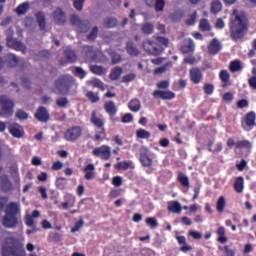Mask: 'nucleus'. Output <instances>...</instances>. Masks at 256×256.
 <instances>
[{"mask_svg":"<svg viewBox=\"0 0 256 256\" xmlns=\"http://www.w3.org/2000/svg\"><path fill=\"white\" fill-rule=\"evenodd\" d=\"M21 211L19 208V204L15 202H11L6 206L5 216L2 219V224L4 227H8L13 229V227H17V214Z\"/></svg>","mask_w":256,"mask_h":256,"instance_id":"obj_2","label":"nucleus"},{"mask_svg":"<svg viewBox=\"0 0 256 256\" xmlns=\"http://www.w3.org/2000/svg\"><path fill=\"white\" fill-rule=\"evenodd\" d=\"M189 237H192L193 239H201L203 237V234L200 232H197L195 230H190L188 232Z\"/></svg>","mask_w":256,"mask_h":256,"instance_id":"obj_56","label":"nucleus"},{"mask_svg":"<svg viewBox=\"0 0 256 256\" xmlns=\"http://www.w3.org/2000/svg\"><path fill=\"white\" fill-rule=\"evenodd\" d=\"M37 22L40 29H45V15L43 13L36 14Z\"/></svg>","mask_w":256,"mask_h":256,"instance_id":"obj_41","label":"nucleus"},{"mask_svg":"<svg viewBox=\"0 0 256 256\" xmlns=\"http://www.w3.org/2000/svg\"><path fill=\"white\" fill-rule=\"evenodd\" d=\"M234 188L236 193H243L244 189V180L243 177H238L234 183Z\"/></svg>","mask_w":256,"mask_h":256,"instance_id":"obj_26","label":"nucleus"},{"mask_svg":"<svg viewBox=\"0 0 256 256\" xmlns=\"http://www.w3.org/2000/svg\"><path fill=\"white\" fill-rule=\"evenodd\" d=\"M71 23H73V25H78L79 31H81L82 33L87 31V30L83 29V27H87V24H85V22H81V19L79 18V16H75V15L72 16Z\"/></svg>","mask_w":256,"mask_h":256,"instance_id":"obj_24","label":"nucleus"},{"mask_svg":"<svg viewBox=\"0 0 256 256\" xmlns=\"http://www.w3.org/2000/svg\"><path fill=\"white\" fill-rule=\"evenodd\" d=\"M140 161L144 167H151L153 165V160L147 156V154L141 153Z\"/></svg>","mask_w":256,"mask_h":256,"instance_id":"obj_29","label":"nucleus"},{"mask_svg":"<svg viewBox=\"0 0 256 256\" xmlns=\"http://www.w3.org/2000/svg\"><path fill=\"white\" fill-rule=\"evenodd\" d=\"M168 210L172 213H181V204L178 201H170L168 203Z\"/></svg>","mask_w":256,"mask_h":256,"instance_id":"obj_25","label":"nucleus"},{"mask_svg":"<svg viewBox=\"0 0 256 256\" xmlns=\"http://www.w3.org/2000/svg\"><path fill=\"white\" fill-rule=\"evenodd\" d=\"M230 70L235 73L237 71L241 70V62L239 60H235L233 62H231L230 64Z\"/></svg>","mask_w":256,"mask_h":256,"instance_id":"obj_43","label":"nucleus"},{"mask_svg":"<svg viewBox=\"0 0 256 256\" xmlns=\"http://www.w3.org/2000/svg\"><path fill=\"white\" fill-rule=\"evenodd\" d=\"M146 223L151 229H155L159 224L157 223V219L155 218H147Z\"/></svg>","mask_w":256,"mask_h":256,"instance_id":"obj_52","label":"nucleus"},{"mask_svg":"<svg viewBox=\"0 0 256 256\" xmlns=\"http://www.w3.org/2000/svg\"><path fill=\"white\" fill-rule=\"evenodd\" d=\"M154 97L164 99V100H171L175 99V93L171 91H162V90H155L153 92Z\"/></svg>","mask_w":256,"mask_h":256,"instance_id":"obj_13","label":"nucleus"},{"mask_svg":"<svg viewBox=\"0 0 256 256\" xmlns=\"http://www.w3.org/2000/svg\"><path fill=\"white\" fill-rule=\"evenodd\" d=\"M56 187L58 189H60L61 191H63V189H65V187H67V179L64 177L57 178L56 179Z\"/></svg>","mask_w":256,"mask_h":256,"instance_id":"obj_36","label":"nucleus"},{"mask_svg":"<svg viewBox=\"0 0 256 256\" xmlns=\"http://www.w3.org/2000/svg\"><path fill=\"white\" fill-rule=\"evenodd\" d=\"M1 185L4 191H11L12 189L11 182L7 178H3Z\"/></svg>","mask_w":256,"mask_h":256,"instance_id":"obj_49","label":"nucleus"},{"mask_svg":"<svg viewBox=\"0 0 256 256\" xmlns=\"http://www.w3.org/2000/svg\"><path fill=\"white\" fill-rule=\"evenodd\" d=\"M157 43H159L158 45H160V47H162L161 45H164V47H169V39L165 37H158Z\"/></svg>","mask_w":256,"mask_h":256,"instance_id":"obj_55","label":"nucleus"},{"mask_svg":"<svg viewBox=\"0 0 256 256\" xmlns=\"http://www.w3.org/2000/svg\"><path fill=\"white\" fill-rule=\"evenodd\" d=\"M3 256H25V250H19V241L13 237H7L2 242Z\"/></svg>","mask_w":256,"mask_h":256,"instance_id":"obj_3","label":"nucleus"},{"mask_svg":"<svg viewBox=\"0 0 256 256\" xmlns=\"http://www.w3.org/2000/svg\"><path fill=\"white\" fill-rule=\"evenodd\" d=\"M142 31L145 33V35H151L153 31H155V26L151 23H146L142 26Z\"/></svg>","mask_w":256,"mask_h":256,"instance_id":"obj_35","label":"nucleus"},{"mask_svg":"<svg viewBox=\"0 0 256 256\" xmlns=\"http://www.w3.org/2000/svg\"><path fill=\"white\" fill-rule=\"evenodd\" d=\"M90 85H92V87H97L98 89H101L102 91L105 89L103 87V82H101V80L97 79V78H93L92 80H90L88 82Z\"/></svg>","mask_w":256,"mask_h":256,"instance_id":"obj_40","label":"nucleus"},{"mask_svg":"<svg viewBox=\"0 0 256 256\" xmlns=\"http://www.w3.org/2000/svg\"><path fill=\"white\" fill-rule=\"evenodd\" d=\"M127 52L129 55H139V50L137 48H135V46H133V44L128 43L127 44Z\"/></svg>","mask_w":256,"mask_h":256,"instance_id":"obj_46","label":"nucleus"},{"mask_svg":"<svg viewBox=\"0 0 256 256\" xmlns=\"http://www.w3.org/2000/svg\"><path fill=\"white\" fill-rule=\"evenodd\" d=\"M219 51H221V42H219L217 38H214L208 45V53H210V55H217Z\"/></svg>","mask_w":256,"mask_h":256,"instance_id":"obj_15","label":"nucleus"},{"mask_svg":"<svg viewBox=\"0 0 256 256\" xmlns=\"http://www.w3.org/2000/svg\"><path fill=\"white\" fill-rule=\"evenodd\" d=\"M81 227H83V220H79L75 223V226L71 229V233H77Z\"/></svg>","mask_w":256,"mask_h":256,"instance_id":"obj_61","label":"nucleus"},{"mask_svg":"<svg viewBox=\"0 0 256 256\" xmlns=\"http://www.w3.org/2000/svg\"><path fill=\"white\" fill-rule=\"evenodd\" d=\"M136 137H138V139H149L151 137V133L145 129H139L136 131Z\"/></svg>","mask_w":256,"mask_h":256,"instance_id":"obj_34","label":"nucleus"},{"mask_svg":"<svg viewBox=\"0 0 256 256\" xmlns=\"http://www.w3.org/2000/svg\"><path fill=\"white\" fill-rule=\"evenodd\" d=\"M82 133H83V129H81V127L79 126H75V127L69 128L65 132L64 139L66 141H77V139L81 137Z\"/></svg>","mask_w":256,"mask_h":256,"instance_id":"obj_10","label":"nucleus"},{"mask_svg":"<svg viewBox=\"0 0 256 256\" xmlns=\"http://www.w3.org/2000/svg\"><path fill=\"white\" fill-rule=\"evenodd\" d=\"M165 9V0H156L155 2V11L158 13Z\"/></svg>","mask_w":256,"mask_h":256,"instance_id":"obj_48","label":"nucleus"},{"mask_svg":"<svg viewBox=\"0 0 256 256\" xmlns=\"http://www.w3.org/2000/svg\"><path fill=\"white\" fill-rule=\"evenodd\" d=\"M90 71H92L94 75H105V73H107V70L105 68L97 65L91 66Z\"/></svg>","mask_w":256,"mask_h":256,"instance_id":"obj_33","label":"nucleus"},{"mask_svg":"<svg viewBox=\"0 0 256 256\" xmlns=\"http://www.w3.org/2000/svg\"><path fill=\"white\" fill-rule=\"evenodd\" d=\"M190 78L193 83L198 84L201 83V80L203 79V74L201 73V70L199 68H192L190 70Z\"/></svg>","mask_w":256,"mask_h":256,"instance_id":"obj_16","label":"nucleus"},{"mask_svg":"<svg viewBox=\"0 0 256 256\" xmlns=\"http://www.w3.org/2000/svg\"><path fill=\"white\" fill-rule=\"evenodd\" d=\"M7 46L10 47V49H14L15 51H21V53H25V45L23 43L15 40L11 35H13V30L9 29L7 31Z\"/></svg>","mask_w":256,"mask_h":256,"instance_id":"obj_9","label":"nucleus"},{"mask_svg":"<svg viewBox=\"0 0 256 256\" xmlns=\"http://www.w3.org/2000/svg\"><path fill=\"white\" fill-rule=\"evenodd\" d=\"M199 29L200 31H211V24L209 23V20L202 19L199 23Z\"/></svg>","mask_w":256,"mask_h":256,"instance_id":"obj_32","label":"nucleus"},{"mask_svg":"<svg viewBox=\"0 0 256 256\" xmlns=\"http://www.w3.org/2000/svg\"><path fill=\"white\" fill-rule=\"evenodd\" d=\"M85 3V0H75L74 1V7L77 9V11H81L83 9V4Z\"/></svg>","mask_w":256,"mask_h":256,"instance_id":"obj_63","label":"nucleus"},{"mask_svg":"<svg viewBox=\"0 0 256 256\" xmlns=\"http://www.w3.org/2000/svg\"><path fill=\"white\" fill-rule=\"evenodd\" d=\"M112 183L115 187H121V185H123V179L120 176H115Z\"/></svg>","mask_w":256,"mask_h":256,"instance_id":"obj_60","label":"nucleus"},{"mask_svg":"<svg viewBox=\"0 0 256 256\" xmlns=\"http://www.w3.org/2000/svg\"><path fill=\"white\" fill-rule=\"evenodd\" d=\"M86 96L90 101H92V103H97V101H99V96L91 91L87 92Z\"/></svg>","mask_w":256,"mask_h":256,"instance_id":"obj_54","label":"nucleus"},{"mask_svg":"<svg viewBox=\"0 0 256 256\" xmlns=\"http://www.w3.org/2000/svg\"><path fill=\"white\" fill-rule=\"evenodd\" d=\"M115 169H117L118 171H127V169H135V165L131 161L129 162L124 161V162L117 163L115 165Z\"/></svg>","mask_w":256,"mask_h":256,"instance_id":"obj_18","label":"nucleus"},{"mask_svg":"<svg viewBox=\"0 0 256 256\" xmlns=\"http://www.w3.org/2000/svg\"><path fill=\"white\" fill-rule=\"evenodd\" d=\"M65 14L63 13V10L58 9L54 12V21L58 23L59 25L65 23L66 21Z\"/></svg>","mask_w":256,"mask_h":256,"instance_id":"obj_20","label":"nucleus"},{"mask_svg":"<svg viewBox=\"0 0 256 256\" xmlns=\"http://www.w3.org/2000/svg\"><path fill=\"white\" fill-rule=\"evenodd\" d=\"M104 108L106 113L109 115H116L117 113V106H115V102L109 101L104 104Z\"/></svg>","mask_w":256,"mask_h":256,"instance_id":"obj_21","label":"nucleus"},{"mask_svg":"<svg viewBox=\"0 0 256 256\" xmlns=\"http://www.w3.org/2000/svg\"><path fill=\"white\" fill-rule=\"evenodd\" d=\"M65 55L70 63H73L77 59V55L73 51H67Z\"/></svg>","mask_w":256,"mask_h":256,"instance_id":"obj_57","label":"nucleus"},{"mask_svg":"<svg viewBox=\"0 0 256 256\" xmlns=\"http://www.w3.org/2000/svg\"><path fill=\"white\" fill-rule=\"evenodd\" d=\"M24 223L27 227H34L35 226V218L30 214H26L24 217Z\"/></svg>","mask_w":256,"mask_h":256,"instance_id":"obj_39","label":"nucleus"},{"mask_svg":"<svg viewBox=\"0 0 256 256\" xmlns=\"http://www.w3.org/2000/svg\"><path fill=\"white\" fill-rule=\"evenodd\" d=\"M133 121V115L127 113L122 117V123H131Z\"/></svg>","mask_w":256,"mask_h":256,"instance_id":"obj_64","label":"nucleus"},{"mask_svg":"<svg viewBox=\"0 0 256 256\" xmlns=\"http://www.w3.org/2000/svg\"><path fill=\"white\" fill-rule=\"evenodd\" d=\"M14 109L15 102L11 98L5 95L0 96V117H4V119L12 117Z\"/></svg>","mask_w":256,"mask_h":256,"instance_id":"obj_5","label":"nucleus"},{"mask_svg":"<svg viewBox=\"0 0 256 256\" xmlns=\"http://www.w3.org/2000/svg\"><path fill=\"white\" fill-rule=\"evenodd\" d=\"M57 105L58 107H67V105H69V100H67V98H58Z\"/></svg>","mask_w":256,"mask_h":256,"instance_id":"obj_58","label":"nucleus"},{"mask_svg":"<svg viewBox=\"0 0 256 256\" xmlns=\"http://www.w3.org/2000/svg\"><path fill=\"white\" fill-rule=\"evenodd\" d=\"M35 117L41 123H47V121H49V112H47V109H45V107H40L35 113Z\"/></svg>","mask_w":256,"mask_h":256,"instance_id":"obj_14","label":"nucleus"},{"mask_svg":"<svg viewBox=\"0 0 256 256\" xmlns=\"http://www.w3.org/2000/svg\"><path fill=\"white\" fill-rule=\"evenodd\" d=\"M60 169H63V162L61 161H56L52 165V170L53 171H60Z\"/></svg>","mask_w":256,"mask_h":256,"instance_id":"obj_62","label":"nucleus"},{"mask_svg":"<svg viewBox=\"0 0 256 256\" xmlns=\"http://www.w3.org/2000/svg\"><path fill=\"white\" fill-rule=\"evenodd\" d=\"M115 25H117V19L115 18H110L104 21V27L111 28V27H115Z\"/></svg>","mask_w":256,"mask_h":256,"instance_id":"obj_51","label":"nucleus"},{"mask_svg":"<svg viewBox=\"0 0 256 256\" xmlns=\"http://www.w3.org/2000/svg\"><path fill=\"white\" fill-rule=\"evenodd\" d=\"M121 73H123V70L120 68H115L110 74V79H112V81H117V79L121 77Z\"/></svg>","mask_w":256,"mask_h":256,"instance_id":"obj_38","label":"nucleus"},{"mask_svg":"<svg viewBox=\"0 0 256 256\" xmlns=\"http://www.w3.org/2000/svg\"><path fill=\"white\" fill-rule=\"evenodd\" d=\"M197 21V12H194L189 18L186 19V25H195Z\"/></svg>","mask_w":256,"mask_h":256,"instance_id":"obj_53","label":"nucleus"},{"mask_svg":"<svg viewBox=\"0 0 256 256\" xmlns=\"http://www.w3.org/2000/svg\"><path fill=\"white\" fill-rule=\"evenodd\" d=\"M75 84V79L71 76H63L55 81L54 93L58 95H67L71 86Z\"/></svg>","mask_w":256,"mask_h":256,"instance_id":"obj_4","label":"nucleus"},{"mask_svg":"<svg viewBox=\"0 0 256 256\" xmlns=\"http://www.w3.org/2000/svg\"><path fill=\"white\" fill-rule=\"evenodd\" d=\"M220 79L223 81V83H228L230 79L229 72H227V70H222L220 72Z\"/></svg>","mask_w":256,"mask_h":256,"instance_id":"obj_50","label":"nucleus"},{"mask_svg":"<svg viewBox=\"0 0 256 256\" xmlns=\"http://www.w3.org/2000/svg\"><path fill=\"white\" fill-rule=\"evenodd\" d=\"M225 205H226L225 197L220 196L216 203V209L218 213H223V211H225Z\"/></svg>","mask_w":256,"mask_h":256,"instance_id":"obj_28","label":"nucleus"},{"mask_svg":"<svg viewBox=\"0 0 256 256\" xmlns=\"http://www.w3.org/2000/svg\"><path fill=\"white\" fill-rule=\"evenodd\" d=\"M16 117H17V119H20V121H25V120L29 119V115L24 110H18L16 112Z\"/></svg>","mask_w":256,"mask_h":256,"instance_id":"obj_47","label":"nucleus"},{"mask_svg":"<svg viewBox=\"0 0 256 256\" xmlns=\"http://www.w3.org/2000/svg\"><path fill=\"white\" fill-rule=\"evenodd\" d=\"M188 44L182 46V53H193L195 51V42L192 39L187 40Z\"/></svg>","mask_w":256,"mask_h":256,"instance_id":"obj_23","label":"nucleus"},{"mask_svg":"<svg viewBox=\"0 0 256 256\" xmlns=\"http://www.w3.org/2000/svg\"><path fill=\"white\" fill-rule=\"evenodd\" d=\"M92 155H94V157H99V159H103L104 161H109L111 159V147L108 145L96 147L92 151Z\"/></svg>","mask_w":256,"mask_h":256,"instance_id":"obj_8","label":"nucleus"},{"mask_svg":"<svg viewBox=\"0 0 256 256\" xmlns=\"http://www.w3.org/2000/svg\"><path fill=\"white\" fill-rule=\"evenodd\" d=\"M8 63L10 65V67H17V65L19 63V59H17V56H15L13 54H9L8 55Z\"/></svg>","mask_w":256,"mask_h":256,"instance_id":"obj_42","label":"nucleus"},{"mask_svg":"<svg viewBox=\"0 0 256 256\" xmlns=\"http://www.w3.org/2000/svg\"><path fill=\"white\" fill-rule=\"evenodd\" d=\"M27 11H29V3L25 2V3H22L20 4L15 12L18 14V15H25V13H27Z\"/></svg>","mask_w":256,"mask_h":256,"instance_id":"obj_30","label":"nucleus"},{"mask_svg":"<svg viewBox=\"0 0 256 256\" xmlns=\"http://www.w3.org/2000/svg\"><path fill=\"white\" fill-rule=\"evenodd\" d=\"M84 52L86 53V61H94L96 63H101L105 61L103 53L99 50H95L90 47H85Z\"/></svg>","mask_w":256,"mask_h":256,"instance_id":"obj_7","label":"nucleus"},{"mask_svg":"<svg viewBox=\"0 0 256 256\" xmlns=\"http://www.w3.org/2000/svg\"><path fill=\"white\" fill-rule=\"evenodd\" d=\"M178 181L179 183H181L182 187H186L187 189H189V177H187V175L179 173Z\"/></svg>","mask_w":256,"mask_h":256,"instance_id":"obj_31","label":"nucleus"},{"mask_svg":"<svg viewBox=\"0 0 256 256\" xmlns=\"http://www.w3.org/2000/svg\"><path fill=\"white\" fill-rule=\"evenodd\" d=\"M142 47L149 55H159L163 51V46L151 40H145Z\"/></svg>","mask_w":256,"mask_h":256,"instance_id":"obj_6","label":"nucleus"},{"mask_svg":"<svg viewBox=\"0 0 256 256\" xmlns=\"http://www.w3.org/2000/svg\"><path fill=\"white\" fill-rule=\"evenodd\" d=\"M64 198H65L67 201L62 203L63 209H68L70 202H72V204L75 203V197H74L73 195H71V194H66V195L64 196Z\"/></svg>","mask_w":256,"mask_h":256,"instance_id":"obj_37","label":"nucleus"},{"mask_svg":"<svg viewBox=\"0 0 256 256\" xmlns=\"http://www.w3.org/2000/svg\"><path fill=\"white\" fill-rule=\"evenodd\" d=\"M95 165L93 164H88L85 169V179H87V181H90V179H94L95 178Z\"/></svg>","mask_w":256,"mask_h":256,"instance_id":"obj_19","label":"nucleus"},{"mask_svg":"<svg viewBox=\"0 0 256 256\" xmlns=\"http://www.w3.org/2000/svg\"><path fill=\"white\" fill-rule=\"evenodd\" d=\"M231 31L234 39H241L245 35V14L234 10L231 14Z\"/></svg>","mask_w":256,"mask_h":256,"instance_id":"obj_1","label":"nucleus"},{"mask_svg":"<svg viewBox=\"0 0 256 256\" xmlns=\"http://www.w3.org/2000/svg\"><path fill=\"white\" fill-rule=\"evenodd\" d=\"M91 122L93 123V125L98 127V129H101L100 133H105V128H103V119L97 116V114H95V111L92 112Z\"/></svg>","mask_w":256,"mask_h":256,"instance_id":"obj_17","label":"nucleus"},{"mask_svg":"<svg viewBox=\"0 0 256 256\" xmlns=\"http://www.w3.org/2000/svg\"><path fill=\"white\" fill-rule=\"evenodd\" d=\"M218 249L219 251H223L227 256H235V250L229 248V246H224V247L219 246Z\"/></svg>","mask_w":256,"mask_h":256,"instance_id":"obj_45","label":"nucleus"},{"mask_svg":"<svg viewBox=\"0 0 256 256\" xmlns=\"http://www.w3.org/2000/svg\"><path fill=\"white\" fill-rule=\"evenodd\" d=\"M221 9H223V4H221V1L215 0L212 2L211 13H214V15H217V13H219V11H221Z\"/></svg>","mask_w":256,"mask_h":256,"instance_id":"obj_27","label":"nucleus"},{"mask_svg":"<svg viewBox=\"0 0 256 256\" xmlns=\"http://www.w3.org/2000/svg\"><path fill=\"white\" fill-rule=\"evenodd\" d=\"M110 57H111L112 63L114 65H115V63H119L121 61V56L115 52H111Z\"/></svg>","mask_w":256,"mask_h":256,"instance_id":"obj_59","label":"nucleus"},{"mask_svg":"<svg viewBox=\"0 0 256 256\" xmlns=\"http://www.w3.org/2000/svg\"><path fill=\"white\" fill-rule=\"evenodd\" d=\"M242 147H244L245 149H251V142L247 140L237 142L236 149H242Z\"/></svg>","mask_w":256,"mask_h":256,"instance_id":"obj_44","label":"nucleus"},{"mask_svg":"<svg viewBox=\"0 0 256 256\" xmlns=\"http://www.w3.org/2000/svg\"><path fill=\"white\" fill-rule=\"evenodd\" d=\"M9 133L16 139H21L25 135V130L21 125H14L9 128Z\"/></svg>","mask_w":256,"mask_h":256,"instance_id":"obj_12","label":"nucleus"},{"mask_svg":"<svg viewBox=\"0 0 256 256\" xmlns=\"http://www.w3.org/2000/svg\"><path fill=\"white\" fill-rule=\"evenodd\" d=\"M255 119L256 114L255 112H249L245 117V125H243V128L245 131H251L253 127L255 126Z\"/></svg>","mask_w":256,"mask_h":256,"instance_id":"obj_11","label":"nucleus"},{"mask_svg":"<svg viewBox=\"0 0 256 256\" xmlns=\"http://www.w3.org/2000/svg\"><path fill=\"white\" fill-rule=\"evenodd\" d=\"M128 107L130 111L138 113V111H141V101H139L138 99H133L129 102Z\"/></svg>","mask_w":256,"mask_h":256,"instance_id":"obj_22","label":"nucleus"}]
</instances>
